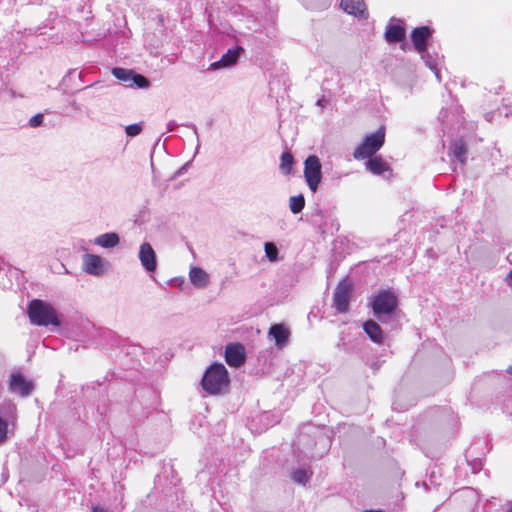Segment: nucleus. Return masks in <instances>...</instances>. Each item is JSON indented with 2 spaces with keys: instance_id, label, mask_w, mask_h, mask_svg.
<instances>
[{
  "instance_id": "nucleus-1",
  "label": "nucleus",
  "mask_w": 512,
  "mask_h": 512,
  "mask_svg": "<svg viewBox=\"0 0 512 512\" xmlns=\"http://www.w3.org/2000/svg\"><path fill=\"white\" fill-rule=\"evenodd\" d=\"M27 314L31 324L36 326L59 327L61 321L54 306L40 299H33L28 303Z\"/></svg>"
},
{
  "instance_id": "nucleus-2",
  "label": "nucleus",
  "mask_w": 512,
  "mask_h": 512,
  "mask_svg": "<svg viewBox=\"0 0 512 512\" xmlns=\"http://www.w3.org/2000/svg\"><path fill=\"white\" fill-rule=\"evenodd\" d=\"M201 385L210 395H219L227 391L229 387V376L223 364L211 365L202 377Z\"/></svg>"
},
{
  "instance_id": "nucleus-3",
  "label": "nucleus",
  "mask_w": 512,
  "mask_h": 512,
  "mask_svg": "<svg viewBox=\"0 0 512 512\" xmlns=\"http://www.w3.org/2000/svg\"><path fill=\"white\" fill-rule=\"evenodd\" d=\"M397 305V296L390 290L380 291L371 301V308L374 315L383 323L386 322V317L390 316L395 311Z\"/></svg>"
},
{
  "instance_id": "nucleus-4",
  "label": "nucleus",
  "mask_w": 512,
  "mask_h": 512,
  "mask_svg": "<svg viewBox=\"0 0 512 512\" xmlns=\"http://www.w3.org/2000/svg\"><path fill=\"white\" fill-rule=\"evenodd\" d=\"M385 142V128L381 126L377 131L367 135L359 145L353 156L355 159H366L372 157Z\"/></svg>"
},
{
  "instance_id": "nucleus-5",
  "label": "nucleus",
  "mask_w": 512,
  "mask_h": 512,
  "mask_svg": "<svg viewBox=\"0 0 512 512\" xmlns=\"http://www.w3.org/2000/svg\"><path fill=\"white\" fill-rule=\"evenodd\" d=\"M303 173L307 186L315 193L322 179V165L316 155H309L305 159Z\"/></svg>"
},
{
  "instance_id": "nucleus-6",
  "label": "nucleus",
  "mask_w": 512,
  "mask_h": 512,
  "mask_svg": "<svg viewBox=\"0 0 512 512\" xmlns=\"http://www.w3.org/2000/svg\"><path fill=\"white\" fill-rule=\"evenodd\" d=\"M352 285L347 280H342L336 287L333 301L336 310L339 313H345L349 309Z\"/></svg>"
},
{
  "instance_id": "nucleus-7",
  "label": "nucleus",
  "mask_w": 512,
  "mask_h": 512,
  "mask_svg": "<svg viewBox=\"0 0 512 512\" xmlns=\"http://www.w3.org/2000/svg\"><path fill=\"white\" fill-rule=\"evenodd\" d=\"M8 387L11 393L18 394L21 397L29 396L34 389L33 383L26 380L20 372L10 375Z\"/></svg>"
},
{
  "instance_id": "nucleus-8",
  "label": "nucleus",
  "mask_w": 512,
  "mask_h": 512,
  "mask_svg": "<svg viewBox=\"0 0 512 512\" xmlns=\"http://www.w3.org/2000/svg\"><path fill=\"white\" fill-rule=\"evenodd\" d=\"M138 257L141 265L148 273L155 272L157 268V257L150 243L143 242L140 245Z\"/></svg>"
},
{
  "instance_id": "nucleus-9",
  "label": "nucleus",
  "mask_w": 512,
  "mask_h": 512,
  "mask_svg": "<svg viewBox=\"0 0 512 512\" xmlns=\"http://www.w3.org/2000/svg\"><path fill=\"white\" fill-rule=\"evenodd\" d=\"M82 269L89 275L100 276L104 273V260L102 257L86 253L82 258Z\"/></svg>"
},
{
  "instance_id": "nucleus-10",
  "label": "nucleus",
  "mask_w": 512,
  "mask_h": 512,
  "mask_svg": "<svg viewBox=\"0 0 512 512\" xmlns=\"http://www.w3.org/2000/svg\"><path fill=\"white\" fill-rule=\"evenodd\" d=\"M225 360L231 367H240L245 361V349L240 343H231L226 346Z\"/></svg>"
},
{
  "instance_id": "nucleus-11",
  "label": "nucleus",
  "mask_w": 512,
  "mask_h": 512,
  "mask_svg": "<svg viewBox=\"0 0 512 512\" xmlns=\"http://www.w3.org/2000/svg\"><path fill=\"white\" fill-rule=\"evenodd\" d=\"M433 30L428 26L417 27L411 32V41L418 53L427 50V41L431 37Z\"/></svg>"
},
{
  "instance_id": "nucleus-12",
  "label": "nucleus",
  "mask_w": 512,
  "mask_h": 512,
  "mask_svg": "<svg viewBox=\"0 0 512 512\" xmlns=\"http://www.w3.org/2000/svg\"><path fill=\"white\" fill-rule=\"evenodd\" d=\"M385 39L389 43L401 42L405 39V28L402 21L392 17L386 27Z\"/></svg>"
},
{
  "instance_id": "nucleus-13",
  "label": "nucleus",
  "mask_w": 512,
  "mask_h": 512,
  "mask_svg": "<svg viewBox=\"0 0 512 512\" xmlns=\"http://www.w3.org/2000/svg\"><path fill=\"white\" fill-rule=\"evenodd\" d=\"M242 51V47L239 46L228 49L218 61L210 64L209 70H217L233 66L237 62Z\"/></svg>"
},
{
  "instance_id": "nucleus-14",
  "label": "nucleus",
  "mask_w": 512,
  "mask_h": 512,
  "mask_svg": "<svg viewBox=\"0 0 512 512\" xmlns=\"http://www.w3.org/2000/svg\"><path fill=\"white\" fill-rule=\"evenodd\" d=\"M340 5L347 14L367 18V8L363 0H342Z\"/></svg>"
},
{
  "instance_id": "nucleus-15",
  "label": "nucleus",
  "mask_w": 512,
  "mask_h": 512,
  "mask_svg": "<svg viewBox=\"0 0 512 512\" xmlns=\"http://www.w3.org/2000/svg\"><path fill=\"white\" fill-rule=\"evenodd\" d=\"M268 335L274 339L278 348H282L288 343L290 331L284 324H274L270 327Z\"/></svg>"
},
{
  "instance_id": "nucleus-16",
  "label": "nucleus",
  "mask_w": 512,
  "mask_h": 512,
  "mask_svg": "<svg viewBox=\"0 0 512 512\" xmlns=\"http://www.w3.org/2000/svg\"><path fill=\"white\" fill-rule=\"evenodd\" d=\"M189 280L196 288L204 289L208 286L210 277L202 268L191 267L189 271Z\"/></svg>"
},
{
  "instance_id": "nucleus-17",
  "label": "nucleus",
  "mask_w": 512,
  "mask_h": 512,
  "mask_svg": "<svg viewBox=\"0 0 512 512\" xmlns=\"http://www.w3.org/2000/svg\"><path fill=\"white\" fill-rule=\"evenodd\" d=\"M363 329L367 336L375 343L382 344L384 341V333L380 325L373 321L368 320L363 324Z\"/></svg>"
},
{
  "instance_id": "nucleus-18",
  "label": "nucleus",
  "mask_w": 512,
  "mask_h": 512,
  "mask_svg": "<svg viewBox=\"0 0 512 512\" xmlns=\"http://www.w3.org/2000/svg\"><path fill=\"white\" fill-rule=\"evenodd\" d=\"M120 238L117 233L109 232L97 236L94 239V244L103 248H113L119 244Z\"/></svg>"
},
{
  "instance_id": "nucleus-19",
  "label": "nucleus",
  "mask_w": 512,
  "mask_h": 512,
  "mask_svg": "<svg viewBox=\"0 0 512 512\" xmlns=\"http://www.w3.org/2000/svg\"><path fill=\"white\" fill-rule=\"evenodd\" d=\"M365 165L375 175H381L389 169V165L381 157H370Z\"/></svg>"
},
{
  "instance_id": "nucleus-20",
  "label": "nucleus",
  "mask_w": 512,
  "mask_h": 512,
  "mask_svg": "<svg viewBox=\"0 0 512 512\" xmlns=\"http://www.w3.org/2000/svg\"><path fill=\"white\" fill-rule=\"evenodd\" d=\"M419 54L421 55V58L425 62V65L435 73L436 79L438 80V82H440L441 76L437 68L439 62L438 56H432L427 50Z\"/></svg>"
},
{
  "instance_id": "nucleus-21",
  "label": "nucleus",
  "mask_w": 512,
  "mask_h": 512,
  "mask_svg": "<svg viewBox=\"0 0 512 512\" xmlns=\"http://www.w3.org/2000/svg\"><path fill=\"white\" fill-rule=\"evenodd\" d=\"M450 151L456 160L462 164L465 163L467 149L461 140L454 141L450 146Z\"/></svg>"
},
{
  "instance_id": "nucleus-22",
  "label": "nucleus",
  "mask_w": 512,
  "mask_h": 512,
  "mask_svg": "<svg viewBox=\"0 0 512 512\" xmlns=\"http://www.w3.org/2000/svg\"><path fill=\"white\" fill-rule=\"evenodd\" d=\"M293 163H294L293 155L288 151L283 152L281 155V158H280V166H279L281 172L285 175H289L292 171Z\"/></svg>"
},
{
  "instance_id": "nucleus-23",
  "label": "nucleus",
  "mask_w": 512,
  "mask_h": 512,
  "mask_svg": "<svg viewBox=\"0 0 512 512\" xmlns=\"http://www.w3.org/2000/svg\"><path fill=\"white\" fill-rule=\"evenodd\" d=\"M312 472L310 469L299 468L292 472V479L295 483L305 485L311 478Z\"/></svg>"
},
{
  "instance_id": "nucleus-24",
  "label": "nucleus",
  "mask_w": 512,
  "mask_h": 512,
  "mask_svg": "<svg viewBox=\"0 0 512 512\" xmlns=\"http://www.w3.org/2000/svg\"><path fill=\"white\" fill-rule=\"evenodd\" d=\"M112 74L116 79L128 86V83H131L133 71L125 68L115 67L112 69Z\"/></svg>"
},
{
  "instance_id": "nucleus-25",
  "label": "nucleus",
  "mask_w": 512,
  "mask_h": 512,
  "mask_svg": "<svg viewBox=\"0 0 512 512\" xmlns=\"http://www.w3.org/2000/svg\"><path fill=\"white\" fill-rule=\"evenodd\" d=\"M305 206V198L302 194L292 196L289 199V208L293 214L300 213Z\"/></svg>"
},
{
  "instance_id": "nucleus-26",
  "label": "nucleus",
  "mask_w": 512,
  "mask_h": 512,
  "mask_svg": "<svg viewBox=\"0 0 512 512\" xmlns=\"http://www.w3.org/2000/svg\"><path fill=\"white\" fill-rule=\"evenodd\" d=\"M133 86L138 88H148L150 86V82L145 76L133 72L131 83H128V87Z\"/></svg>"
},
{
  "instance_id": "nucleus-27",
  "label": "nucleus",
  "mask_w": 512,
  "mask_h": 512,
  "mask_svg": "<svg viewBox=\"0 0 512 512\" xmlns=\"http://www.w3.org/2000/svg\"><path fill=\"white\" fill-rule=\"evenodd\" d=\"M265 255L271 262L278 260V248L273 242H266L264 245Z\"/></svg>"
},
{
  "instance_id": "nucleus-28",
  "label": "nucleus",
  "mask_w": 512,
  "mask_h": 512,
  "mask_svg": "<svg viewBox=\"0 0 512 512\" xmlns=\"http://www.w3.org/2000/svg\"><path fill=\"white\" fill-rule=\"evenodd\" d=\"M8 421L0 416V445L5 443L8 438Z\"/></svg>"
},
{
  "instance_id": "nucleus-29",
  "label": "nucleus",
  "mask_w": 512,
  "mask_h": 512,
  "mask_svg": "<svg viewBox=\"0 0 512 512\" xmlns=\"http://www.w3.org/2000/svg\"><path fill=\"white\" fill-rule=\"evenodd\" d=\"M125 132L129 137H135L142 132L141 124L135 123L125 127Z\"/></svg>"
},
{
  "instance_id": "nucleus-30",
  "label": "nucleus",
  "mask_w": 512,
  "mask_h": 512,
  "mask_svg": "<svg viewBox=\"0 0 512 512\" xmlns=\"http://www.w3.org/2000/svg\"><path fill=\"white\" fill-rule=\"evenodd\" d=\"M43 119L44 117L42 114H36L30 118L29 124L31 127H38L43 123Z\"/></svg>"
},
{
  "instance_id": "nucleus-31",
  "label": "nucleus",
  "mask_w": 512,
  "mask_h": 512,
  "mask_svg": "<svg viewBox=\"0 0 512 512\" xmlns=\"http://www.w3.org/2000/svg\"><path fill=\"white\" fill-rule=\"evenodd\" d=\"M187 127L191 128L196 136V139H197L196 153H197L199 150V147H200L197 127L194 124H189V125H187Z\"/></svg>"
},
{
  "instance_id": "nucleus-32",
  "label": "nucleus",
  "mask_w": 512,
  "mask_h": 512,
  "mask_svg": "<svg viewBox=\"0 0 512 512\" xmlns=\"http://www.w3.org/2000/svg\"><path fill=\"white\" fill-rule=\"evenodd\" d=\"M178 127V124L176 121L171 120L167 123V131L172 132Z\"/></svg>"
},
{
  "instance_id": "nucleus-33",
  "label": "nucleus",
  "mask_w": 512,
  "mask_h": 512,
  "mask_svg": "<svg viewBox=\"0 0 512 512\" xmlns=\"http://www.w3.org/2000/svg\"><path fill=\"white\" fill-rule=\"evenodd\" d=\"M505 282L510 287V289L512 290V269L509 271V273L505 277Z\"/></svg>"
},
{
  "instance_id": "nucleus-34",
  "label": "nucleus",
  "mask_w": 512,
  "mask_h": 512,
  "mask_svg": "<svg viewBox=\"0 0 512 512\" xmlns=\"http://www.w3.org/2000/svg\"><path fill=\"white\" fill-rule=\"evenodd\" d=\"M326 103H327V100L323 97L321 99H319L316 103L317 106H320V107H325L326 106Z\"/></svg>"
},
{
  "instance_id": "nucleus-35",
  "label": "nucleus",
  "mask_w": 512,
  "mask_h": 512,
  "mask_svg": "<svg viewBox=\"0 0 512 512\" xmlns=\"http://www.w3.org/2000/svg\"><path fill=\"white\" fill-rule=\"evenodd\" d=\"M8 411L12 415L16 411V406L14 404H8Z\"/></svg>"
},
{
  "instance_id": "nucleus-36",
  "label": "nucleus",
  "mask_w": 512,
  "mask_h": 512,
  "mask_svg": "<svg viewBox=\"0 0 512 512\" xmlns=\"http://www.w3.org/2000/svg\"><path fill=\"white\" fill-rule=\"evenodd\" d=\"M363 512H384V511H381V510H366V511H363Z\"/></svg>"
},
{
  "instance_id": "nucleus-37",
  "label": "nucleus",
  "mask_w": 512,
  "mask_h": 512,
  "mask_svg": "<svg viewBox=\"0 0 512 512\" xmlns=\"http://www.w3.org/2000/svg\"><path fill=\"white\" fill-rule=\"evenodd\" d=\"M507 372H508L509 374H511V375H512V366H509V367L507 368Z\"/></svg>"
}]
</instances>
